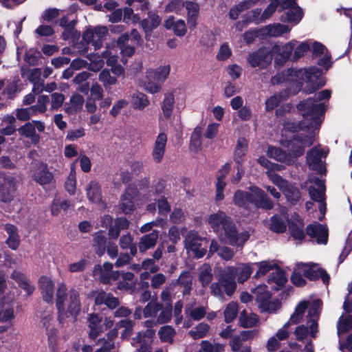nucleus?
Instances as JSON below:
<instances>
[{
	"mask_svg": "<svg viewBox=\"0 0 352 352\" xmlns=\"http://www.w3.org/2000/svg\"><path fill=\"white\" fill-rule=\"evenodd\" d=\"M331 91L324 89L309 97L307 100L300 101L297 104V109L302 115L303 119L300 121L298 126L300 129H311L309 135H297L292 140L287 141L285 144L287 148L294 151V154H304L305 148L314 144L316 138V131L320 128L322 119L325 113L324 103L321 100L329 99Z\"/></svg>",
	"mask_w": 352,
	"mask_h": 352,
	"instance_id": "1",
	"label": "nucleus"
},
{
	"mask_svg": "<svg viewBox=\"0 0 352 352\" xmlns=\"http://www.w3.org/2000/svg\"><path fill=\"white\" fill-rule=\"evenodd\" d=\"M251 192L237 190L233 197V203L239 208H248L249 204H252L256 208L270 210L274 208V204L267 194L257 186H251Z\"/></svg>",
	"mask_w": 352,
	"mask_h": 352,
	"instance_id": "2",
	"label": "nucleus"
},
{
	"mask_svg": "<svg viewBox=\"0 0 352 352\" xmlns=\"http://www.w3.org/2000/svg\"><path fill=\"white\" fill-rule=\"evenodd\" d=\"M296 78L303 80L306 82L304 87L305 93L307 94L315 93L326 84L323 70L316 66H311L307 69L296 70Z\"/></svg>",
	"mask_w": 352,
	"mask_h": 352,
	"instance_id": "3",
	"label": "nucleus"
},
{
	"mask_svg": "<svg viewBox=\"0 0 352 352\" xmlns=\"http://www.w3.org/2000/svg\"><path fill=\"white\" fill-rule=\"evenodd\" d=\"M222 230L221 241L232 246L243 247L250 238V234L246 231L239 233L232 218L222 228Z\"/></svg>",
	"mask_w": 352,
	"mask_h": 352,
	"instance_id": "4",
	"label": "nucleus"
},
{
	"mask_svg": "<svg viewBox=\"0 0 352 352\" xmlns=\"http://www.w3.org/2000/svg\"><path fill=\"white\" fill-rule=\"evenodd\" d=\"M221 287H223L226 295L231 296L236 288L235 276L230 272L223 271L219 275L218 282L211 284V294L214 296L222 297L223 293Z\"/></svg>",
	"mask_w": 352,
	"mask_h": 352,
	"instance_id": "5",
	"label": "nucleus"
},
{
	"mask_svg": "<svg viewBox=\"0 0 352 352\" xmlns=\"http://www.w3.org/2000/svg\"><path fill=\"white\" fill-rule=\"evenodd\" d=\"M170 73V66H160L155 69H150L146 72V89L151 94L159 92L163 83Z\"/></svg>",
	"mask_w": 352,
	"mask_h": 352,
	"instance_id": "6",
	"label": "nucleus"
},
{
	"mask_svg": "<svg viewBox=\"0 0 352 352\" xmlns=\"http://www.w3.org/2000/svg\"><path fill=\"white\" fill-rule=\"evenodd\" d=\"M272 60L273 54L271 49L264 46L250 53L247 57V61L252 68L258 67L261 69H267L271 65Z\"/></svg>",
	"mask_w": 352,
	"mask_h": 352,
	"instance_id": "7",
	"label": "nucleus"
},
{
	"mask_svg": "<svg viewBox=\"0 0 352 352\" xmlns=\"http://www.w3.org/2000/svg\"><path fill=\"white\" fill-rule=\"evenodd\" d=\"M316 265L315 263H300L297 264L296 268L301 271L303 276L310 281H316L321 278L324 285H329L330 280L329 274L322 267L314 269Z\"/></svg>",
	"mask_w": 352,
	"mask_h": 352,
	"instance_id": "8",
	"label": "nucleus"
},
{
	"mask_svg": "<svg viewBox=\"0 0 352 352\" xmlns=\"http://www.w3.org/2000/svg\"><path fill=\"white\" fill-rule=\"evenodd\" d=\"M36 129H37L39 133L44 132L45 129L44 122L40 120L27 122L23 125L19 127L17 131L21 136L30 139L31 142L34 145H36L40 142L41 136L36 133Z\"/></svg>",
	"mask_w": 352,
	"mask_h": 352,
	"instance_id": "9",
	"label": "nucleus"
},
{
	"mask_svg": "<svg viewBox=\"0 0 352 352\" xmlns=\"http://www.w3.org/2000/svg\"><path fill=\"white\" fill-rule=\"evenodd\" d=\"M294 46L295 43L292 41L282 45L274 44L271 48L273 58H274V64L283 66L289 59Z\"/></svg>",
	"mask_w": 352,
	"mask_h": 352,
	"instance_id": "10",
	"label": "nucleus"
},
{
	"mask_svg": "<svg viewBox=\"0 0 352 352\" xmlns=\"http://www.w3.org/2000/svg\"><path fill=\"white\" fill-rule=\"evenodd\" d=\"M34 181L41 186L50 184L54 179L53 174L49 170L47 164L42 162L36 163L31 169Z\"/></svg>",
	"mask_w": 352,
	"mask_h": 352,
	"instance_id": "11",
	"label": "nucleus"
},
{
	"mask_svg": "<svg viewBox=\"0 0 352 352\" xmlns=\"http://www.w3.org/2000/svg\"><path fill=\"white\" fill-rule=\"evenodd\" d=\"M307 234L311 239H316L318 244H327L328 241V229L325 226L315 221L306 228Z\"/></svg>",
	"mask_w": 352,
	"mask_h": 352,
	"instance_id": "12",
	"label": "nucleus"
},
{
	"mask_svg": "<svg viewBox=\"0 0 352 352\" xmlns=\"http://www.w3.org/2000/svg\"><path fill=\"white\" fill-rule=\"evenodd\" d=\"M16 191V180L14 177H8L0 185V201L2 203H10L14 197Z\"/></svg>",
	"mask_w": 352,
	"mask_h": 352,
	"instance_id": "13",
	"label": "nucleus"
},
{
	"mask_svg": "<svg viewBox=\"0 0 352 352\" xmlns=\"http://www.w3.org/2000/svg\"><path fill=\"white\" fill-rule=\"evenodd\" d=\"M38 285L43 300L48 304H52L55 287L54 282L50 278L42 276L38 279Z\"/></svg>",
	"mask_w": 352,
	"mask_h": 352,
	"instance_id": "14",
	"label": "nucleus"
},
{
	"mask_svg": "<svg viewBox=\"0 0 352 352\" xmlns=\"http://www.w3.org/2000/svg\"><path fill=\"white\" fill-rule=\"evenodd\" d=\"M183 6L187 11V25L190 30H193L197 25V19L199 15V5L195 1H186Z\"/></svg>",
	"mask_w": 352,
	"mask_h": 352,
	"instance_id": "15",
	"label": "nucleus"
},
{
	"mask_svg": "<svg viewBox=\"0 0 352 352\" xmlns=\"http://www.w3.org/2000/svg\"><path fill=\"white\" fill-rule=\"evenodd\" d=\"M230 170V164L226 163L222 168L218 171L216 182V195L215 200L217 201H221L224 199V189L226 186L225 179Z\"/></svg>",
	"mask_w": 352,
	"mask_h": 352,
	"instance_id": "16",
	"label": "nucleus"
},
{
	"mask_svg": "<svg viewBox=\"0 0 352 352\" xmlns=\"http://www.w3.org/2000/svg\"><path fill=\"white\" fill-rule=\"evenodd\" d=\"M160 236V231L153 230L151 232L145 234L140 238L138 243L139 252L145 253L148 250L155 248Z\"/></svg>",
	"mask_w": 352,
	"mask_h": 352,
	"instance_id": "17",
	"label": "nucleus"
},
{
	"mask_svg": "<svg viewBox=\"0 0 352 352\" xmlns=\"http://www.w3.org/2000/svg\"><path fill=\"white\" fill-rule=\"evenodd\" d=\"M161 21L162 19L157 13L151 11L148 12V18L142 19L140 23L146 34V39L151 36L153 31L160 25Z\"/></svg>",
	"mask_w": 352,
	"mask_h": 352,
	"instance_id": "18",
	"label": "nucleus"
},
{
	"mask_svg": "<svg viewBox=\"0 0 352 352\" xmlns=\"http://www.w3.org/2000/svg\"><path fill=\"white\" fill-rule=\"evenodd\" d=\"M287 223L290 236L294 239L302 241L305 239V223L302 219L298 217L295 221L288 219Z\"/></svg>",
	"mask_w": 352,
	"mask_h": 352,
	"instance_id": "19",
	"label": "nucleus"
},
{
	"mask_svg": "<svg viewBox=\"0 0 352 352\" xmlns=\"http://www.w3.org/2000/svg\"><path fill=\"white\" fill-rule=\"evenodd\" d=\"M4 230L8 234V237L6 240V244L12 250H17L21 242L17 227L14 224L6 223L4 226Z\"/></svg>",
	"mask_w": 352,
	"mask_h": 352,
	"instance_id": "20",
	"label": "nucleus"
},
{
	"mask_svg": "<svg viewBox=\"0 0 352 352\" xmlns=\"http://www.w3.org/2000/svg\"><path fill=\"white\" fill-rule=\"evenodd\" d=\"M231 217L228 216L226 212L218 210L217 212L210 214L208 219V222L214 232L220 230Z\"/></svg>",
	"mask_w": 352,
	"mask_h": 352,
	"instance_id": "21",
	"label": "nucleus"
},
{
	"mask_svg": "<svg viewBox=\"0 0 352 352\" xmlns=\"http://www.w3.org/2000/svg\"><path fill=\"white\" fill-rule=\"evenodd\" d=\"M322 157L325 159L327 155H307L306 161L310 170L325 176L327 170L325 162H322Z\"/></svg>",
	"mask_w": 352,
	"mask_h": 352,
	"instance_id": "22",
	"label": "nucleus"
},
{
	"mask_svg": "<svg viewBox=\"0 0 352 352\" xmlns=\"http://www.w3.org/2000/svg\"><path fill=\"white\" fill-rule=\"evenodd\" d=\"M102 318L96 314H92L89 317V327L90 329L89 337L94 340L102 332V327L100 325Z\"/></svg>",
	"mask_w": 352,
	"mask_h": 352,
	"instance_id": "23",
	"label": "nucleus"
},
{
	"mask_svg": "<svg viewBox=\"0 0 352 352\" xmlns=\"http://www.w3.org/2000/svg\"><path fill=\"white\" fill-rule=\"evenodd\" d=\"M81 310V303L80 301L79 294L77 291L73 290L69 295V302L67 307L66 314L77 317Z\"/></svg>",
	"mask_w": 352,
	"mask_h": 352,
	"instance_id": "24",
	"label": "nucleus"
},
{
	"mask_svg": "<svg viewBox=\"0 0 352 352\" xmlns=\"http://www.w3.org/2000/svg\"><path fill=\"white\" fill-rule=\"evenodd\" d=\"M94 252L98 256H102L107 248V237L102 231H98L94 234Z\"/></svg>",
	"mask_w": 352,
	"mask_h": 352,
	"instance_id": "25",
	"label": "nucleus"
},
{
	"mask_svg": "<svg viewBox=\"0 0 352 352\" xmlns=\"http://www.w3.org/2000/svg\"><path fill=\"white\" fill-rule=\"evenodd\" d=\"M87 195L89 200L93 203L99 204L102 201L101 187L98 182L91 181L87 189Z\"/></svg>",
	"mask_w": 352,
	"mask_h": 352,
	"instance_id": "26",
	"label": "nucleus"
},
{
	"mask_svg": "<svg viewBox=\"0 0 352 352\" xmlns=\"http://www.w3.org/2000/svg\"><path fill=\"white\" fill-rule=\"evenodd\" d=\"M119 245L122 250H130V254L134 256L137 254L138 245L134 242L133 236L131 233L123 234L119 240Z\"/></svg>",
	"mask_w": 352,
	"mask_h": 352,
	"instance_id": "27",
	"label": "nucleus"
},
{
	"mask_svg": "<svg viewBox=\"0 0 352 352\" xmlns=\"http://www.w3.org/2000/svg\"><path fill=\"white\" fill-rule=\"evenodd\" d=\"M85 100L82 96L76 94L70 98V106L65 107V111L69 115L75 114L80 111L84 104Z\"/></svg>",
	"mask_w": 352,
	"mask_h": 352,
	"instance_id": "28",
	"label": "nucleus"
},
{
	"mask_svg": "<svg viewBox=\"0 0 352 352\" xmlns=\"http://www.w3.org/2000/svg\"><path fill=\"white\" fill-rule=\"evenodd\" d=\"M296 70L292 68H289L282 72L277 73L276 75L272 77L271 83L274 85H280L284 82L290 81L293 77L296 78Z\"/></svg>",
	"mask_w": 352,
	"mask_h": 352,
	"instance_id": "29",
	"label": "nucleus"
},
{
	"mask_svg": "<svg viewBox=\"0 0 352 352\" xmlns=\"http://www.w3.org/2000/svg\"><path fill=\"white\" fill-rule=\"evenodd\" d=\"M270 230L276 234L284 233L287 230V225L280 214H275L270 217Z\"/></svg>",
	"mask_w": 352,
	"mask_h": 352,
	"instance_id": "30",
	"label": "nucleus"
},
{
	"mask_svg": "<svg viewBox=\"0 0 352 352\" xmlns=\"http://www.w3.org/2000/svg\"><path fill=\"white\" fill-rule=\"evenodd\" d=\"M287 201L292 205H296L301 198V192L298 187L287 185L283 190Z\"/></svg>",
	"mask_w": 352,
	"mask_h": 352,
	"instance_id": "31",
	"label": "nucleus"
},
{
	"mask_svg": "<svg viewBox=\"0 0 352 352\" xmlns=\"http://www.w3.org/2000/svg\"><path fill=\"white\" fill-rule=\"evenodd\" d=\"M166 187V180L163 178H160L155 184H153L151 187V190H148L143 195V198L146 199H151L152 195L162 196L164 193Z\"/></svg>",
	"mask_w": 352,
	"mask_h": 352,
	"instance_id": "32",
	"label": "nucleus"
},
{
	"mask_svg": "<svg viewBox=\"0 0 352 352\" xmlns=\"http://www.w3.org/2000/svg\"><path fill=\"white\" fill-rule=\"evenodd\" d=\"M174 103V95L172 93L166 94L161 106L165 119L168 120L171 117L173 111Z\"/></svg>",
	"mask_w": 352,
	"mask_h": 352,
	"instance_id": "33",
	"label": "nucleus"
},
{
	"mask_svg": "<svg viewBox=\"0 0 352 352\" xmlns=\"http://www.w3.org/2000/svg\"><path fill=\"white\" fill-rule=\"evenodd\" d=\"M203 242L207 244V241L200 237L198 232L194 230L189 231L185 238L186 246L190 250H197V248L196 247L199 243Z\"/></svg>",
	"mask_w": 352,
	"mask_h": 352,
	"instance_id": "34",
	"label": "nucleus"
},
{
	"mask_svg": "<svg viewBox=\"0 0 352 352\" xmlns=\"http://www.w3.org/2000/svg\"><path fill=\"white\" fill-rule=\"evenodd\" d=\"M276 272L270 274L267 278V283L269 284L274 283L278 286L283 287L287 283V278L285 276V272L278 265L276 266Z\"/></svg>",
	"mask_w": 352,
	"mask_h": 352,
	"instance_id": "35",
	"label": "nucleus"
},
{
	"mask_svg": "<svg viewBox=\"0 0 352 352\" xmlns=\"http://www.w3.org/2000/svg\"><path fill=\"white\" fill-rule=\"evenodd\" d=\"M213 275L212 273V269L208 264H205L200 268L198 279L201 286L204 288L207 287L209 284L212 282Z\"/></svg>",
	"mask_w": 352,
	"mask_h": 352,
	"instance_id": "36",
	"label": "nucleus"
},
{
	"mask_svg": "<svg viewBox=\"0 0 352 352\" xmlns=\"http://www.w3.org/2000/svg\"><path fill=\"white\" fill-rule=\"evenodd\" d=\"M177 285L184 287L183 294H190L192 289V277L188 271H183L177 280Z\"/></svg>",
	"mask_w": 352,
	"mask_h": 352,
	"instance_id": "37",
	"label": "nucleus"
},
{
	"mask_svg": "<svg viewBox=\"0 0 352 352\" xmlns=\"http://www.w3.org/2000/svg\"><path fill=\"white\" fill-rule=\"evenodd\" d=\"M162 304L154 301L153 299L148 302L143 309V315L144 318L155 317L158 311L162 309Z\"/></svg>",
	"mask_w": 352,
	"mask_h": 352,
	"instance_id": "38",
	"label": "nucleus"
},
{
	"mask_svg": "<svg viewBox=\"0 0 352 352\" xmlns=\"http://www.w3.org/2000/svg\"><path fill=\"white\" fill-rule=\"evenodd\" d=\"M66 290L65 285H61L58 287L56 292V306L59 316L65 310L64 302L67 296Z\"/></svg>",
	"mask_w": 352,
	"mask_h": 352,
	"instance_id": "39",
	"label": "nucleus"
},
{
	"mask_svg": "<svg viewBox=\"0 0 352 352\" xmlns=\"http://www.w3.org/2000/svg\"><path fill=\"white\" fill-rule=\"evenodd\" d=\"M94 36L98 37L93 43L95 49H99L102 45V41L108 34V29L105 26H96L93 30Z\"/></svg>",
	"mask_w": 352,
	"mask_h": 352,
	"instance_id": "40",
	"label": "nucleus"
},
{
	"mask_svg": "<svg viewBox=\"0 0 352 352\" xmlns=\"http://www.w3.org/2000/svg\"><path fill=\"white\" fill-rule=\"evenodd\" d=\"M210 327L208 324L201 322L195 327L194 330L189 331L188 333L194 340H198L205 337Z\"/></svg>",
	"mask_w": 352,
	"mask_h": 352,
	"instance_id": "41",
	"label": "nucleus"
},
{
	"mask_svg": "<svg viewBox=\"0 0 352 352\" xmlns=\"http://www.w3.org/2000/svg\"><path fill=\"white\" fill-rule=\"evenodd\" d=\"M238 313V305L236 302H231L226 306L223 314L226 323L232 322L236 317Z\"/></svg>",
	"mask_w": 352,
	"mask_h": 352,
	"instance_id": "42",
	"label": "nucleus"
},
{
	"mask_svg": "<svg viewBox=\"0 0 352 352\" xmlns=\"http://www.w3.org/2000/svg\"><path fill=\"white\" fill-rule=\"evenodd\" d=\"M167 142V135L164 132L160 133L157 136L153 154H164Z\"/></svg>",
	"mask_w": 352,
	"mask_h": 352,
	"instance_id": "43",
	"label": "nucleus"
},
{
	"mask_svg": "<svg viewBox=\"0 0 352 352\" xmlns=\"http://www.w3.org/2000/svg\"><path fill=\"white\" fill-rule=\"evenodd\" d=\"M99 80L103 84L105 89L111 88L117 82V78L110 74L107 70H102L99 75Z\"/></svg>",
	"mask_w": 352,
	"mask_h": 352,
	"instance_id": "44",
	"label": "nucleus"
},
{
	"mask_svg": "<svg viewBox=\"0 0 352 352\" xmlns=\"http://www.w3.org/2000/svg\"><path fill=\"white\" fill-rule=\"evenodd\" d=\"M201 146V129L199 126L195 128L191 134L190 140V147L195 151L199 149Z\"/></svg>",
	"mask_w": 352,
	"mask_h": 352,
	"instance_id": "45",
	"label": "nucleus"
},
{
	"mask_svg": "<svg viewBox=\"0 0 352 352\" xmlns=\"http://www.w3.org/2000/svg\"><path fill=\"white\" fill-rule=\"evenodd\" d=\"M149 104L147 96L142 93H138L133 97V107L134 109L142 110Z\"/></svg>",
	"mask_w": 352,
	"mask_h": 352,
	"instance_id": "46",
	"label": "nucleus"
},
{
	"mask_svg": "<svg viewBox=\"0 0 352 352\" xmlns=\"http://www.w3.org/2000/svg\"><path fill=\"white\" fill-rule=\"evenodd\" d=\"M158 334L162 342H168L173 340V338L175 334V331L173 327L169 325L162 327Z\"/></svg>",
	"mask_w": 352,
	"mask_h": 352,
	"instance_id": "47",
	"label": "nucleus"
},
{
	"mask_svg": "<svg viewBox=\"0 0 352 352\" xmlns=\"http://www.w3.org/2000/svg\"><path fill=\"white\" fill-rule=\"evenodd\" d=\"M255 265L258 267L254 276L258 277L259 276H264L267 274L270 270L274 269L278 265L277 264L270 265L269 261H263L261 262L256 263Z\"/></svg>",
	"mask_w": 352,
	"mask_h": 352,
	"instance_id": "48",
	"label": "nucleus"
},
{
	"mask_svg": "<svg viewBox=\"0 0 352 352\" xmlns=\"http://www.w3.org/2000/svg\"><path fill=\"white\" fill-rule=\"evenodd\" d=\"M185 313L186 314L189 315L192 320L198 321L205 317L206 310L204 307H199L193 309H186Z\"/></svg>",
	"mask_w": 352,
	"mask_h": 352,
	"instance_id": "49",
	"label": "nucleus"
},
{
	"mask_svg": "<svg viewBox=\"0 0 352 352\" xmlns=\"http://www.w3.org/2000/svg\"><path fill=\"white\" fill-rule=\"evenodd\" d=\"M271 3L267 6V8L264 10L261 19V21H265L266 19H270L272 14L276 12V10H278L279 6L278 1L277 0H270Z\"/></svg>",
	"mask_w": 352,
	"mask_h": 352,
	"instance_id": "50",
	"label": "nucleus"
},
{
	"mask_svg": "<svg viewBox=\"0 0 352 352\" xmlns=\"http://www.w3.org/2000/svg\"><path fill=\"white\" fill-rule=\"evenodd\" d=\"M257 294L256 296V300L259 303V307H262L267 301L270 300L272 294L268 290L265 289L263 287L256 288Z\"/></svg>",
	"mask_w": 352,
	"mask_h": 352,
	"instance_id": "51",
	"label": "nucleus"
},
{
	"mask_svg": "<svg viewBox=\"0 0 352 352\" xmlns=\"http://www.w3.org/2000/svg\"><path fill=\"white\" fill-rule=\"evenodd\" d=\"M303 16L302 9L297 6L294 10H289L286 12V21L289 22H299Z\"/></svg>",
	"mask_w": 352,
	"mask_h": 352,
	"instance_id": "52",
	"label": "nucleus"
},
{
	"mask_svg": "<svg viewBox=\"0 0 352 352\" xmlns=\"http://www.w3.org/2000/svg\"><path fill=\"white\" fill-rule=\"evenodd\" d=\"M298 269H294L291 274L290 279L292 283L298 287H302L307 285L306 280L303 278L302 272L297 271Z\"/></svg>",
	"mask_w": 352,
	"mask_h": 352,
	"instance_id": "53",
	"label": "nucleus"
},
{
	"mask_svg": "<svg viewBox=\"0 0 352 352\" xmlns=\"http://www.w3.org/2000/svg\"><path fill=\"white\" fill-rule=\"evenodd\" d=\"M257 319L255 317H249L246 315V311L243 310L239 318L240 325L243 328H249L255 326Z\"/></svg>",
	"mask_w": 352,
	"mask_h": 352,
	"instance_id": "54",
	"label": "nucleus"
},
{
	"mask_svg": "<svg viewBox=\"0 0 352 352\" xmlns=\"http://www.w3.org/2000/svg\"><path fill=\"white\" fill-rule=\"evenodd\" d=\"M159 213L162 215L166 216L171 210V206L167 199L164 195L161 197L157 201Z\"/></svg>",
	"mask_w": 352,
	"mask_h": 352,
	"instance_id": "55",
	"label": "nucleus"
},
{
	"mask_svg": "<svg viewBox=\"0 0 352 352\" xmlns=\"http://www.w3.org/2000/svg\"><path fill=\"white\" fill-rule=\"evenodd\" d=\"M47 331L49 348L52 352H55L57 349L58 330L56 328H52Z\"/></svg>",
	"mask_w": 352,
	"mask_h": 352,
	"instance_id": "56",
	"label": "nucleus"
},
{
	"mask_svg": "<svg viewBox=\"0 0 352 352\" xmlns=\"http://www.w3.org/2000/svg\"><path fill=\"white\" fill-rule=\"evenodd\" d=\"M172 316V305L170 303L165 307L164 309H162L161 313L157 318V322L159 324H165L168 322Z\"/></svg>",
	"mask_w": 352,
	"mask_h": 352,
	"instance_id": "57",
	"label": "nucleus"
},
{
	"mask_svg": "<svg viewBox=\"0 0 352 352\" xmlns=\"http://www.w3.org/2000/svg\"><path fill=\"white\" fill-rule=\"evenodd\" d=\"M309 195L311 199L316 202H324L325 201V192L316 188L314 186H309L308 188Z\"/></svg>",
	"mask_w": 352,
	"mask_h": 352,
	"instance_id": "58",
	"label": "nucleus"
},
{
	"mask_svg": "<svg viewBox=\"0 0 352 352\" xmlns=\"http://www.w3.org/2000/svg\"><path fill=\"white\" fill-rule=\"evenodd\" d=\"M232 55V51L227 43H223L217 52L216 58L218 60L223 61L228 59Z\"/></svg>",
	"mask_w": 352,
	"mask_h": 352,
	"instance_id": "59",
	"label": "nucleus"
},
{
	"mask_svg": "<svg viewBox=\"0 0 352 352\" xmlns=\"http://www.w3.org/2000/svg\"><path fill=\"white\" fill-rule=\"evenodd\" d=\"M309 50V45L306 42H302L295 49H294L293 60H297L305 56Z\"/></svg>",
	"mask_w": 352,
	"mask_h": 352,
	"instance_id": "60",
	"label": "nucleus"
},
{
	"mask_svg": "<svg viewBox=\"0 0 352 352\" xmlns=\"http://www.w3.org/2000/svg\"><path fill=\"white\" fill-rule=\"evenodd\" d=\"M122 202L120 204V208L125 214H131L135 209L134 201L132 199H121Z\"/></svg>",
	"mask_w": 352,
	"mask_h": 352,
	"instance_id": "61",
	"label": "nucleus"
},
{
	"mask_svg": "<svg viewBox=\"0 0 352 352\" xmlns=\"http://www.w3.org/2000/svg\"><path fill=\"white\" fill-rule=\"evenodd\" d=\"M140 195V191L137 186H129L124 193L122 195L121 199H132L134 200Z\"/></svg>",
	"mask_w": 352,
	"mask_h": 352,
	"instance_id": "62",
	"label": "nucleus"
},
{
	"mask_svg": "<svg viewBox=\"0 0 352 352\" xmlns=\"http://www.w3.org/2000/svg\"><path fill=\"white\" fill-rule=\"evenodd\" d=\"M173 32L176 36L179 37L184 36L186 34V25L183 19H179L175 22Z\"/></svg>",
	"mask_w": 352,
	"mask_h": 352,
	"instance_id": "63",
	"label": "nucleus"
},
{
	"mask_svg": "<svg viewBox=\"0 0 352 352\" xmlns=\"http://www.w3.org/2000/svg\"><path fill=\"white\" fill-rule=\"evenodd\" d=\"M338 331L347 332L352 329V316L349 315L345 317L338 324Z\"/></svg>",
	"mask_w": 352,
	"mask_h": 352,
	"instance_id": "64",
	"label": "nucleus"
}]
</instances>
